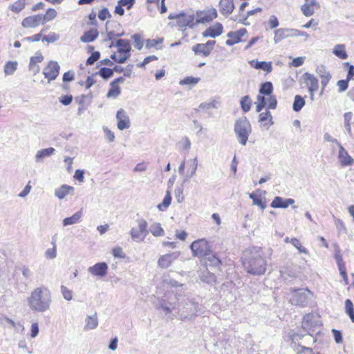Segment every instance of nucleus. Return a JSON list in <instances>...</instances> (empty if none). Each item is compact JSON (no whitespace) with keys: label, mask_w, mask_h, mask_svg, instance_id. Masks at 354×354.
I'll use <instances>...</instances> for the list:
<instances>
[{"label":"nucleus","mask_w":354,"mask_h":354,"mask_svg":"<svg viewBox=\"0 0 354 354\" xmlns=\"http://www.w3.org/2000/svg\"><path fill=\"white\" fill-rule=\"evenodd\" d=\"M192 49L196 55H202L204 57H207L211 53L209 50L203 44H197L193 46Z\"/></svg>","instance_id":"c756f323"},{"label":"nucleus","mask_w":354,"mask_h":354,"mask_svg":"<svg viewBox=\"0 0 354 354\" xmlns=\"http://www.w3.org/2000/svg\"><path fill=\"white\" fill-rule=\"evenodd\" d=\"M82 217V210L75 212L73 216L65 218L63 221L64 226L71 225L77 223Z\"/></svg>","instance_id":"bb28decb"},{"label":"nucleus","mask_w":354,"mask_h":354,"mask_svg":"<svg viewBox=\"0 0 354 354\" xmlns=\"http://www.w3.org/2000/svg\"><path fill=\"white\" fill-rule=\"evenodd\" d=\"M116 46L118 47V54L128 55L130 57L131 47L128 40L120 39L116 41Z\"/></svg>","instance_id":"4be33fe9"},{"label":"nucleus","mask_w":354,"mask_h":354,"mask_svg":"<svg viewBox=\"0 0 354 354\" xmlns=\"http://www.w3.org/2000/svg\"><path fill=\"white\" fill-rule=\"evenodd\" d=\"M304 105H305L304 99L299 95H295V99H294V102L292 104V109L295 112H298L303 108V106Z\"/></svg>","instance_id":"f704fd0d"},{"label":"nucleus","mask_w":354,"mask_h":354,"mask_svg":"<svg viewBox=\"0 0 354 354\" xmlns=\"http://www.w3.org/2000/svg\"><path fill=\"white\" fill-rule=\"evenodd\" d=\"M316 73L321 78L322 90H324L328 84L330 80L331 79V75L324 65L317 66L316 68Z\"/></svg>","instance_id":"2eb2a0df"},{"label":"nucleus","mask_w":354,"mask_h":354,"mask_svg":"<svg viewBox=\"0 0 354 354\" xmlns=\"http://www.w3.org/2000/svg\"><path fill=\"white\" fill-rule=\"evenodd\" d=\"M345 313L348 315L351 322L354 323V306L349 299L345 301Z\"/></svg>","instance_id":"c9c22d12"},{"label":"nucleus","mask_w":354,"mask_h":354,"mask_svg":"<svg viewBox=\"0 0 354 354\" xmlns=\"http://www.w3.org/2000/svg\"><path fill=\"white\" fill-rule=\"evenodd\" d=\"M20 270L22 273L23 277L26 279H29L32 276V270L26 266H23L20 268Z\"/></svg>","instance_id":"4d7b16f0"},{"label":"nucleus","mask_w":354,"mask_h":354,"mask_svg":"<svg viewBox=\"0 0 354 354\" xmlns=\"http://www.w3.org/2000/svg\"><path fill=\"white\" fill-rule=\"evenodd\" d=\"M61 292L62 294V296L63 297L67 300V301H71L73 299V292L68 289L66 286H61Z\"/></svg>","instance_id":"8fccbe9b"},{"label":"nucleus","mask_w":354,"mask_h":354,"mask_svg":"<svg viewBox=\"0 0 354 354\" xmlns=\"http://www.w3.org/2000/svg\"><path fill=\"white\" fill-rule=\"evenodd\" d=\"M57 16V11L53 8H49L47 10L44 15H41L42 24H46L47 21L53 20Z\"/></svg>","instance_id":"58836bf2"},{"label":"nucleus","mask_w":354,"mask_h":354,"mask_svg":"<svg viewBox=\"0 0 354 354\" xmlns=\"http://www.w3.org/2000/svg\"><path fill=\"white\" fill-rule=\"evenodd\" d=\"M301 10L302 11V13L306 17H310V16L313 15L315 12L314 8L310 7L309 5H308L306 3H304V5L301 6Z\"/></svg>","instance_id":"6e6d98bb"},{"label":"nucleus","mask_w":354,"mask_h":354,"mask_svg":"<svg viewBox=\"0 0 354 354\" xmlns=\"http://www.w3.org/2000/svg\"><path fill=\"white\" fill-rule=\"evenodd\" d=\"M171 196L169 191H167L162 202L158 205V209L160 211L165 210L171 204Z\"/></svg>","instance_id":"4c0bfd02"},{"label":"nucleus","mask_w":354,"mask_h":354,"mask_svg":"<svg viewBox=\"0 0 354 354\" xmlns=\"http://www.w3.org/2000/svg\"><path fill=\"white\" fill-rule=\"evenodd\" d=\"M181 144L183 149L186 151H189L191 148V141L187 137H183L181 140Z\"/></svg>","instance_id":"338daca9"},{"label":"nucleus","mask_w":354,"mask_h":354,"mask_svg":"<svg viewBox=\"0 0 354 354\" xmlns=\"http://www.w3.org/2000/svg\"><path fill=\"white\" fill-rule=\"evenodd\" d=\"M227 37L228 39L225 41L227 46H232L241 41L238 35L236 34V32H230L227 34Z\"/></svg>","instance_id":"37998d69"},{"label":"nucleus","mask_w":354,"mask_h":354,"mask_svg":"<svg viewBox=\"0 0 354 354\" xmlns=\"http://www.w3.org/2000/svg\"><path fill=\"white\" fill-rule=\"evenodd\" d=\"M73 187L67 185H62L59 188L55 189V196L59 199H63L67 195L73 194Z\"/></svg>","instance_id":"b1692460"},{"label":"nucleus","mask_w":354,"mask_h":354,"mask_svg":"<svg viewBox=\"0 0 354 354\" xmlns=\"http://www.w3.org/2000/svg\"><path fill=\"white\" fill-rule=\"evenodd\" d=\"M53 248H48L46 250L44 256L47 259H54L57 257L56 244L52 242Z\"/></svg>","instance_id":"de8ad7c7"},{"label":"nucleus","mask_w":354,"mask_h":354,"mask_svg":"<svg viewBox=\"0 0 354 354\" xmlns=\"http://www.w3.org/2000/svg\"><path fill=\"white\" fill-rule=\"evenodd\" d=\"M111 17V14L109 12V10L106 8H102L101 10H100L98 13V18L100 20H105L106 18Z\"/></svg>","instance_id":"0e129e2a"},{"label":"nucleus","mask_w":354,"mask_h":354,"mask_svg":"<svg viewBox=\"0 0 354 354\" xmlns=\"http://www.w3.org/2000/svg\"><path fill=\"white\" fill-rule=\"evenodd\" d=\"M59 39V35L55 32H50L49 35H46L43 37V41H47L48 43H53L57 41Z\"/></svg>","instance_id":"5fc2aeb1"},{"label":"nucleus","mask_w":354,"mask_h":354,"mask_svg":"<svg viewBox=\"0 0 354 354\" xmlns=\"http://www.w3.org/2000/svg\"><path fill=\"white\" fill-rule=\"evenodd\" d=\"M151 232L154 236H162L165 235V231L162 228L161 225L159 223H153L151 225L149 229Z\"/></svg>","instance_id":"2f4dec72"},{"label":"nucleus","mask_w":354,"mask_h":354,"mask_svg":"<svg viewBox=\"0 0 354 354\" xmlns=\"http://www.w3.org/2000/svg\"><path fill=\"white\" fill-rule=\"evenodd\" d=\"M313 294L308 288L290 289V302L299 307H306L312 301Z\"/></svg>","instance_id":"39448f33"},{"label":"nucleus","mask_w":354,"mask_h":354,"mask_svg":"<svg viewBox=\"0 0 354 354\" xmlns=\"http://www.w3.org/2000/svg\"><path fill=\"white\" fill-rule=\"evenodd\" d=\"M288 28H279L274 31V42L275 44L279 43L282 39L288 38Z\"/></svg>","instance_id":"473e14b6"},{"label":"nucleus","mask_w":354,"mask_h":354,"mask_svg":"<svg viewBox=\"0 0 354 354\" xmlns=\"http://www.w3.org/2000/svg\"><path fill=\"white\" fill-rule=\"evenodd\" d=\"M98 34L97 29H91L84 33L80 37V41L84 43L92 42L97 37Z\"/></svg>","instance_id":"a878e982"},{"label":"nucleus","mask_w":354,"mask_h":354,"mask_svg":"<svg viewBox=\"0 0 354 354\" xmlns=\"http://www.w3.org/2000/svg\"><path fill=\"white\" fill-rule=\"evenodd\" d=\"M339 149L338 159L342 165H351L353 163V159L349 156L347 151L342 147L341 144L338 145Z\"/></svg>","instance_id":"412c9836"},{"label":"nucleus","mask_w":354,"mask_h":354,"mask_svg":"<svg viewBox=\"0 0 354 354\" xmlns=\"http://www.w3.org/2000/svg\"><path fill=\"white\" fill-rule=\"evenodd\" d=\"M135 1L136 0H119L118 3L120 4L122 7L126 6L127 9H131Z\"/></svg>","instance_id":"69168bd1"},{"label":"nucleus","mask_w":354,"mask_h":354,"mask_svg":"<svg viewBox=\"0 0 354 354\" xmlns=\"http://www.w3.org/2000/svg\"><path fill=\"white\" fill-rule=\"evenodd\" d=\"M188 169L186 172V178L189 179L194 177L196 175V172L198 167V159L197 157L189 159L187 161Z\"/></svg>","instance_id":"393cba45"},{"label":"nucleus","mask_w":354,"mask_h":354,"mask_svg":"<svg viewBox=\"0 0 354 354\" xmlns=\"http://www.w3.org/2000/svg\"><path fill=\"white\" fill-rule=\"evenodd\" d=\"M29 308L37 313H44L50 309L52 295L50 290L44 286L35 288L26 299Z\"/></svg>","instance_id":"f03ea898"},{"label":"nucleus","mask_w":354,"mask_h":354,"mask_svg":"<svg viewBox=\"0 0 354 354\" xmlns=\"http://www.w3.org/2000/svg\"><path fill=\"white\" fill-rule=\"evenodd\" d=\"M208 257H207L205 259V264L207 266H218L221 264V261L218 258H217L216 257H215L214 255H209L207 256Z\"/></svg>","instance_id":"09e8293b"},{"label":"nucleus","mask_w":354,"mask_h":354,"mask_svg":"<svg viewBox=\"0 0 354 354\" xmlns=\"http://www.w3.org/2000/svg\"><path fill=\"white\" fill-rule=\"evenodd\" d=\"M121 93L120 88L118 85L113 84V82L111 83V88L108 91L107 97L116 98Z\"/></svg>","instance_id":"a19ab883"},{"label":"nucleus","mask_w":354,"mask_h":354,"mask_svg":"<svg viewBox=\"0 0 354 354\" xmlns=\"http://www.w3.org/2000/svg\"><path fill=\"white\" fill-rule=\"evenodd\" d=\"M42 18L41 15H35L26 17L21 22L24 28H36L40 24H42Z\"/></svg>","instance_id":"dca6fc26"},{"label":"nucleus","mask_w":354,"mask_h":354,"mask_svg":"<svg viewBox=\"0 0 354 354\" xmlns=\"http://www.w3.org/2000/svg\"><path fill=\"white\" fill-rule=\"evenodd\" d=\"M199 77H187L183 80H181L179 82L180 85H189V86H194L197 84L200 81Z\"/></svg>","instance_id":"c03bdc74"},{"label":"nucleus","mask_w":354,"mask_h":354,"mask_svg":"<svg viewBox=\"0 0 354 354\" xmlns=\"http://www.w3.org/2000/svg\"><path fill=\"white\" fill-rule=\"evenodd\" d=\"M250 65L257 69H261L267 73H270L272 70V63L266 62H255L252 60L250 62Z\"/></svg>","instance_id":"cd10ccee"},{"label":"nucleus","mask_w":354,"mask_h":354,"mask_svg":"<svg viewBox=\"0 0 354 354\" xmlns=\"http://www.w3.org/2000/svg\"><path fill=\"white\" fill-rule=\"evenodd\" d=\"M131 37L133 39L135 47L137 49L140 50L143 46V41L141 39L140 36L139 35L135 34Z\"/></svg>","instance_id":"13d9d810"},{"label":"nucleus","mask_w":354,"mask_h":354,"mask_svg":"<svg viewBox=\"0 0 354 354\" xmlns=\"http://www.w3.org/2000/svg\"><path fill=\"white\" fill-rule=\"evenodd\" d=\"M180 254V252L176 251L160 256L158 260V267L162 269L169 268L172 263L178 258Z\"/></svg>","instance_id":"1a4fd4ad"},{"label":"nucleus","mask_w":354,"mask_h":354,"mask_svg":"<svg viewBox=\"0 0 354 354\" xmlns=\"http://www.w3.org/2000/svg\"><path fill=\"white\" fill-rule=\"evenodd\" d=\"M306 332L304 334L294 333L290 336L292 344H297L298 347L301 348L300 350H297L298 354H301L304 352L308 354L313 351L312 348L308 346L313 345L316 340L310 331Z\"/></svg>","instance_id":"20e7f679"},{"label":"nucleus","mask_w":354,"mask_h":354,"mask_svg":"<svg viewBox=\"0 0 354 354\" xmlns=\"http://www.w3.org/2000/svg\"><path fill=\"white\" fill-rule=\"evenodd\" d=\"M59 66L57 62L50 61L44 68L43 74L48 79V82L56 79L59 74Z\"/></svg>","instance_id":"9d476101"},{"label":"nucleus","mask_w":354,"mask_h":354,"mask_svg":"<svg viewBox=\"0 0 354 354\" xmlns=\"http://www.w3.org/2000/svg\"><path fill=\"white\" fill-rule=\"evenodd\" d=\"M17 62L9 61L4 66V73L6 75H10L14 73L17 67Z\"/></svg>","instance_id":"e433bc0d"},{"label":"nucleus","mask_w":354,"mask_h":354,"mask_svg":"<svg viewBox=\"0 0 354 354\" xmlns=\"http://www.w3.org/2000/svg\"><path fill=\"white\" fill-rule=\"evenodd\" d=\"M335 259L336 260L338 268L345 266V264L343 261L342 256L340 254V251L339 249H337L335 250Z\"/></svg>","instance_id":"052dcab7"},{"label":"nucleus","mask_w":354,"mask_h":354,"mask_svg":"<svg viewBox=\"0 0 354 354\" xmlns=\"http://www.w3.org/2000/svg\"><path fill=\"white\" fill-rule=\"evenodd\" d=\"M304 77L309 93L316 92L319 88L318 80L314 75L308 73H306Z\"/></svg>","instance_id":"a211bd4d"},{"label":"nucleus","mask_w":354,"mask_h":354,"mask_svg":"<svg viewBox=\"0 0 354 354\" xmlns=\"http://www.w3.org/2000/svg\"><path fill=\"white\" fill-rule=\"evenodd\" d=\"M155 307L158 310H162L166 315L171 314L173 310L176 309L174 303L164 298L158 299L157 302L155 303Z\"/></svg>","instance_id":"ddd939ff"},{"label":"nucleus","mask_w":354,"mask_h":354,"mask_svg":"<svg viewBox=\"0 0 354 354\" xmlns=\"http://www.w3.org/2000/svg\"><path fill=\"white\" fill-rule=\"evenodd\" d=\"M234 132L240 144L245 146L252 132L249 120L245 117L237 120L234 124Z\"/></svg>","instance_id":"423d86ee"},{"label":"nucleus","mask_w":354,"mask_h":354,"mask_svg":"<svg viewBox=\"0 0 354 354\" xmlns=\"http://www.w3.org/2000/svg\"><path fill=\"white\" fill-rule=\"evenodd\" d=\"M218 102H216L215 100H211L209 101H207L205 102L201 103L199 105L200 109H211L217 108Z\"/></svg>","instance_id":"864d4df0"},{"label":"nucleus","mask_w":354,"mask_h":354,"mask_svg":"<svg viewBox=\"0 0 354 354\" xmlns=\"http://www.w3.org/2000/svg\"><path fill=\"white\" fill-rule=\"evenodd\" d=\"M223 26L220 23H216L214 26L207 28L203 32V37L215 38L223 33Z\"/></svg>","instance_id":"6ab92c4d"},{"label":"nucleus","mask_w":354,"mask_h":354,"mask_svg":"<svg viewBox=\"0 0 354 354\" xmlns=\"http://www.w3.org/2000/svg\"><path fill=\"white\" fill-rule=\"evenodd\" d=\"M136 226L133 227L129 234L131 239L137 243L142 242L149 234L148 223L143 218H138L136 220Z\"/></svg>","instance_id":"0eeeda50"},{"label":"nucleus","mask_w":354,"mask_h":354,"mask_svg":"<svg viewBox=\"0 0 354 354\" xmlns=\"http://www.w3.org/2000/svg\"><path fill=\"white\" fill-rule=\"evenodd\" d=\"M273 91V86L271 82H266L261 84V86L259 89V93L261 94L270 95V94L272 93Z\"/></svg>","instance_id":"ea45409f"},{"label":"nucleus","mask_w":354,"mask_h":354,"mask_svg":"<svg viewBox=\"0 0 354 354\" xmlns=\"http://www.w3.org/2000/svg\"><path fill=\"white\" fill-rule=\"evenodd\" d=\"M178 318L183 321H189L197 316L198 304L194 301L189 299H183L177 308Z\"/></svg>","instance_id":"7ed1b4c3"},{"label":"nucleus","mask_w":354,"mask_h":354,"mask_svg":"<svg viewBox=\"0 0 354 354\" xmlns=\"http://www.w3.org/2000/svg\"><path fill=\"white\" fill-rule=\"evenodd\" d=\"M348 82L349 81L346 79V80H339L337 82V85L339 87L338 91L339 93L344 92L348 88Z\"/></svg>","instance_id":"bf43d9fd"},{"label":"nucleus","mask_w":354,"mask_h":354,"mask_svg":"<svg viewBox=\"0 0 354 354\" xmlns=\"http://www.w3.org/2000/svg\"><path fill=\"white\" fill-rule=\"evenodd\" d=\"M169 19L178 18V24L180 27H190L193 28L194 26V17L192 15L186 16L183 14L177 15L176 17L169 16Z\"/></svg>","instance_id":"f3484780"},{"label":"nucleus","mask_w":354,"mask_h":354,"mask_svg":"<svg viewBox=\"0 0 354 354\" xmlns=\"http://www.w3.org/2000/svg\"><path fill=\"white\" fill-rule=\"evenodd\" d=\"M268 23H269L270 28H272V29L277 28L279 24L278 19L274 15H272L270 17Z\"/></svg>","instance_id":"774afa93"},{"label":"nucleus","mask_w":354,"mask_h":354,"mask_svg":"<svg viewBox=\"0 0 354 354\" xmlns=\"http://www.w3.org/2000/svg\"><path fill=\"white\" fill-rule=\"evenodd\" d=\"M295 203L292 198L283 199L280 196H276L272 200L270 206L272 208H287L290 205Z\"/></svg>","instance_id":"aec40b11"},{"label":"nucleus","mask_w":354,"mask_h":354,"mask_svg":"<svg viewBox=\"0 0 354 354\" xmlns=\"http://www.w3.org/2000/svg\"><path fill=\"white\" fill-rule=\"evenodd\" d=\"M318 324V317L313 313H309L306 315L303 318L302 328L306 331H310L312 330V331L314 332L313 328H316Z\"/></svg>","instance_id":"9b49d317"},{"label":"nucleus","mask_w":354,"mask_h":354,"mask_svg":"<svg viewBox=\"0 0 354 354\" xmlns=\"http://www.w3.org/2000/svg\"><path fill=\"white\" fill-rule=\"evenodd\" d=\"M190 249L193 255L196 257H207L211 254L210 246L204 239L194 241L190 245Z\"/></svg>","instance_id":"6e6552de"},{"label":"nucleus","mask_w":354,"mask_h":354,"mask_svg":"<svg viewBox=\"0 0 354 354\" xmlns=\"http://www.w3.org/2000/svg\"><path fill=\"white\" fill-rule=\"evenodd\" d=\"M290 243L293 246H295L299 250V252L300 253H304V254H308V250L306 248H304V246H302L301 243H300V241L297 239H296V238L290 239Z\"/></svg>","instance_id":"a18cd8bd"},{"label":"nucleus","mask_w":354,"mask_h":354,"mask_svg":"<svg viewBox=\"0 0 354 354\" xmlns=\"http://www.w3.org/2000/svg\"><path fill=\"white\" fill-rule=\"evenodd\" d=\"M111 58L113 59L115 62L119 64L124 63L129 58V55H124V54H118L113 53L111 55Z\"/></svg>","instance_id":"3c124183"},{"label":"nucleus","mask_w":354,"mask_h":354,"mask_svg":"<svg viewBox=\"0 0 354 354\" xmlns=\"http://www.w3.org/2000/svg\"><path fill=\"white\" fill-rule=\"evenodd\" d=\"M100 54L99 52L96 51L93 53L91 56L87 59L86 60V64L87 65H92L99 58H100Z\"/></svg>","instance_id":"680f3d73"},{"label":"nucleus","mask_w":354,"mask_h":354,"mask_svg":"<svg viewBox=\"0 0 354 354\" xmlns=\"http://www.w3.org/2000/svg\"><path fill=\"white\" fill-rule=\"evenodd\" d=\"M116 118L118 120V128L120 130H124L128 129L130 127L129 118L124 109H120L116 114Z\"/></svg>","instance_id":"4468645a"},{"label":"nucleus","mask_w":354,"mask_h":354,"mask_svg":"<svg viewBox=\"0 0 354 354\" xmlns=\"http://www.w3.org/2000/svg\"><path fill=\"white\" fill-rule=\"evenodd\" d=\"M217 17L216 10L213 8L208 12V14L203 19V21H210Z\"/></svg>","instance_id":"e2e57ef3"},{"label":"nucleus","mask_w":354,"mask_h":354,"mask_svg":"<svg viewBox=\"0 0 354 354\" xmlns=\"http://www.w3.org/2000/svg\"><path fill=\"white\" fill-rule=\"evenodd\" d=\"M252 100L248 95L243 97L241 100V106L243 112L246 113L250 111Z\"/></svg>","instance_id":"79ce46f5"},{"label":"nucleus","mask_w":354,"mask_h":354,"mask_svg":"<svg viewBox=\"0 0 354 354\" xmlns=\"http://www.w3.org/2000/svg\"><path fill=\"white\" fill-rule=\"evenodd\" d=\"M99 75L104 80H107L113 75V70L109 68H102L98 72Z\"/></svg>","instance_id":"603ef678"},{"label":"nucleus","mask_w":354,"mask_h":354,"mask_svg":"<svg viewBox=\"0 0 354 354\" xmlns=\"http://www.w3.org/2000/svg\"><path fill=\"white\" fill-rule=\"evenodd\" d=\"M26 5L25 0H18L10 6L12 11L15 12H19L22 10Z\"/></svg>","instance_id":"49530a36"},{"label":"nucleus","mask_w":354,"mask_h":354,"mask_svg":"<svg viewBox=\"0 0 354 354\" xmlns=\"http://www.w3.org/2000/svg\"><path fill=\"white\" fill-rule=\"evenodd\" d=\"M333 53L335 56L342 59H345L348 57L346 47L344 44H336L333 48Z\"/></svg>","instance_id":"c85d7f7f"},{"label":"nucleus","mask_w":354,"mask_h":354,"mask_svg":"<svg viewBox=\"0 0 354 354\" xmlns=\"http://www.w3.org/2000/svg\"><path fill=\"white\" fill-rule=\"evenodd\" d=\"M55 151V149L53 147L39 150L36 153L35 160L38 162L41 158L51 156Z\"/></svg>","instance_id":"72a5a7b5"},{"label":"nucleus","mask_w":354,"mask_h":354,"mask_svg":"<svg viewBox=\"0 0 354 354\" xmlns=\"http://www.w3.org/2000/svg\"><path fill=\"white\" fill-rule=\"evenodd\" d=\"M219 8L223 15H230L234 8L233 0H221L219 2Z\"/></svg>","instance_id":"5701e85b"},{"label":"nucleus","mask_w":354,"mask_h":354,"mask_svg":"<svg viewBox=\"0 0 354 354\" xmlns=\"http://www.w3.org/2000/svg\"><path fill=\"white\" fill-rule=\"evenodd\" d=\"M98 324L97 317L96 313L93 315H89L87 317L86 319V330H93L95 329Z\"/></svg>","instance_id":"7c9ffc66"},{"label":"nucleus","mask_w":354,"mask_h":354,"mask_svg":"<svg viewBox=\"0 0 354 354\" xmlns=\"http://www.w3.org/2000/svg\"><path fill=\"white\" fill-rule=\"evenodd\" d=\"M108 266L105 262L95 263L88 268V272L93 276L103 277L106 275Z\"/></svg>","instance_id":"f8f14e48"},{"label":"nucleus","mask_w":354,"mask_h":354,"mask_svg":"<svg viewBox=\"0 0 354 354\" xmlns=\"http://www.w3.org/2000/svg\"><path fill=\"white\" fill-rule=\"evenodd\" d=\"M245 270L253 275L263 274L266 270L267 261L261 248L253 247L243 252L241 257Z\"/></svg>","instance_id":"f257e3e1"}]
</instances>
